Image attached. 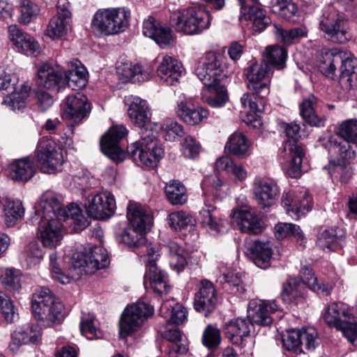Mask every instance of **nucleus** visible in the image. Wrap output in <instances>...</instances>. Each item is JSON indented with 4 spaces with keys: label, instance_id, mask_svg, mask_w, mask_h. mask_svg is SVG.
<instances>
[{
    "label": "nucleus",
    "instance_id": "2eb2a0df",
    "mask_svg": "<svg viewBox=\"0 0 357 357\" xmlns=\"http://www.w3.org/2000/svg\"><path fill=\"white\" fill-rule=\"evenodd\" d=\"M281 202L287 214L294 220H298L312 208V198L305 191L284 192Z\"/></svg>",
    "mask_w": 357,
    "mask_h": 357
},
{
    "label": "nucleus",
    "instance_id": "864d4df0",
    "mask_svg": "<svg viewBox=\"0 0 357 357\" xmlns=\"http://www.w3.org/2000/svg\"><path fill=\"white\" fill-rule=\"evenodd\" d=\"M243 20L251 21L254 32L261 33L271 23V18L260 7L243 17Z\"/></svg>",
    "mask_w": 357,
    "mask_h": 357
},
{
    "label": "nucleus",
    "instance_id": "6ab92c4d",
    "mask_svg": "<svg viewBox=\"0 0 357 357\" xmlns=\"http://www.w3.org/2000/svg\"><path fill=\"white\" fill-rule=\"evenodd\" d=\"M217 301L216 291L213 284L208 280L201 281L193 302L196 311L203 312L206 317L214 310Z\"/></svg>",
    "mask_w": 357,
    "mask_h": 357
},
{
    "label": "nucleus",
    "instance_id": "7c9ffc66",
    "mask_svg": "<svg viewBox=\"0 0 357 357\" xmlns=\"http://www.w3.org/2000/svg\"><path fill=\"white\" fill-rule=\"evenodd\" d=\"M245 254L261 268L271 266L273 259V250L268 243L255 241L248 243Z\"/></svg>",
    "mask_w": 357,
    "mask_h": 357
},
{
    "label": "nucleus",
    "instance_id": "052dcab7",
    "mask_svg": "<svg viewBox=\"0 0 357 357\" xmlns=\"http://www.w3.org/2000/svg\"><path fill=\"white\" fill-rule=\"evenodd\" d=\"M69 21L55 16L53 17L46 29L47 36L53 39L62 37L66 33V26Z\"/></svg>",
    "mask_w": 357,
    "mask_h": 357
},
{
    "label": "nucleus",
    "instance_id": "6e6d98bb",
    "mask_svg": "<svg viewBox=\"0 0 357 357\" xmlns=\"http://www.w3.org/2000/svg\"><path fill=\"white\" fill-rule=\"evenodd\" d=\"M222 341L220 330L214 325L208 324L204 328L202 337L203 345L208 350H216Z\"/></svg>",
    "mask_w": 357,
    "mask_h": 357
},
{
    "label": "nucleus",
    "instance_id": "9d476101",
    "mask_svg": "<svg viewBox=\"0 0 357 357\" xmlns=\"http://www.w3.org/2000/svg\"><path fill=\"white\" fill-rule=\"evenodd\" d=\"M222 59L223 56L215 52H208L199 59L195 73L205 86L215 87L225 77Z\"/></svg>",
    "mask_w": 357,
    "mask_h": 357
},
{
    "label": "nucleus",
    "instance_id": "20e7f679",
    "mask_svg": "<svg viewBox=\"0 0 357 357\" xmlns=\"http://www.w3.org/2000/svg\"><path fill=\"white\" fill-rule=\"evenodd\" d=\"M31 307L35 318L44 326L59 324L64 319L63 305L48 288L40 287L36 291Z\"/></svg>",
    "mask_w": 357,
    "mask_h": 357
},
{
    "label": "nucleus",
    "instance_id": "7ed1b4c3",
    "mask_svg": "<svg viewBox=\"0 0 357 357\" xmlns=\"http://www.w3.org/2000/svg\"><path fill=\"white\" fill-rule=\"evenodd\" d=\"M56 261V254H50V268L52 278L63 284H69L72 280H78L84 274H92L109 264L107 251L101 246H94L84 252H75L67 274L61 271Z\"/></svg>",
    "mask_w": 357,
    "mask_h": 357
},
{
    "label": "nucleus",
    "instance_id": "13d9d810",
    "mask_svg": "<svg viewBox=\"0 0 357 357\" xmlns=\"http://www.w3.org/2000/svg\"><path fill=\"white\" fill-rule=\"evenodd\" d=\"M160 129L167 141H174L176 137H182L184 135L183 126L172 119H165Z\"/></svg>",
    "mask_w": 357,
    "mask_h": 357
},
{
    "label": "nucleus",
    "instance_id": "774afa93",
    "mask_svg": "<svg viewBox=\"0 0 357 357\" xmlns=\"http://www.w3.org/2000/svg\"><path fill=\"white\" fill-rule=\"evenodd\" d=\"M317 245L325 252H333L335 245V230L326 229L317 236Z\"/></svg>",
    "mask_w": 357,
    "mask_h": 357
},
{
    "label": "nucleus",
    "instance_id": "b1692460",
    "mask_svg": "<svg viewBox=\"0 0 357 357\" xmlns=\"http://www.w3.org/2000/svg\"><path fill=\"white\" fill-rule=\"evenodd\" d=\"M144 280V286L147 287L149 285L159 296L167 294L170 289L168 275L158 267L153 260L146 265Z\"/></svg>",
    "mask_w": 357,
    "mask_h": 357
},
{
    "label": "nucleus",
    "instance_id": "e2e57ef3",
    "mask_svg": "<svg viewBox=\"0 0 357 357\" xmlns=\"http://www.w3.org/2000/svg\"><path fill=\"white\" fill-rule=\"evenodd\" d=\"M0 314L8 323H12L17 318L10 298L3 292H0Z\"/></svg>",
    "mask_w": 357,
    "mask_h": 357
},
{
    "label": "nucleus",
    "instance_id": "49530a36",
    "mask_svg": "<svg viewBox=\"0 0 357 357\" xmlns=\"http://www.w3.org/2000/svg\"><path fill=\"white\" fill-rule=\"evenodd\" d=\"M300 277L302 282L306 284L308 287L313 291L318 294H323L325 296L330 294L332 287L328 288L327 285H321L317 282V278L314 276V274L312 268L307 266H305L301 268L300 271Z\"/></svg>",
    "mask_w": 357,
    "mask_h": 357
},
{
    "label": "nucleus",
    "instance_id": "5701e85b",
    "mask_svg": "<svg viewBox=\"0 0 357 357\" xmlns=\"http://www.w3.org/2000/svg\"><path fill=\"white\" fill-rule=\"evenodd\" d=\"M337 59H340L342 63L340 67L339 84L344 90L348 91L351 88L352 77L355 75V69L357 68V59L345 48L336 47Z\"/></svg>",
    "mask_w": 357,
    "mask_h": 357
},
{
    "label": "nucleus",
    "instance_id": "2f4dec72",
    "mask_svg": "<svg viewBox=\"0 0 357 357\" xmlns=\"http://www.w3.org/2000/svg\"><path fill=\"white\" fill-rule=\"evenodd\" d=\"M127 217L132 229L138 232H144L150 227L152 217L139 203L129 202L127 206Z\"/></svg>",
    "mask_w": 357,
    "mask_h": 357
},
{
    "label": "nucleus",
    "instance_id": "4d7b16f0",
    "mask_svg": "<svg viewBox=\"0 0 357 357\" xmlns=\"http://www.w3.org/2000/svg\"><path fill=\"white\" fill-rule=\"evenodd\" d=\"M168 222L169 226L174 229L182 230L189 226H194L195 220L190 214L181 211L169 214Z\"/></svg>",
    "mask_w": 357,
    "mask_h": 357
},
{
    "label": "nucleus",
    "instance_id": "f257e3e1",
    "mask_svg": "<svg viewBox=\"0 0 357 357\" xmlns=\"http://www.w3.org/2000/svg\"><path fill=\"white\" fill-rule=\"evenodd\" d=\"M36 215L41 218L38 227L41 242L50 248H54L61 243L64 227L62 222L70 221L79 230L88 225L87 220L77 204L62 207L57 195L52 191H47L41 196Z\"/></svg>",
    "mask_w": 357,
    "mask_h": 357
},
{
    "label": "nucleus",
    "instance_id": "37998d69",
    "mask_svg": "<svg viewBox=\"0 0 357 357\" xmlns=\"http://www.w3.org/2000/svg\"><path fill=\"white\" fill-rule=\"evenodd\" d=\"M316 100L313 95H310L307 98H305L300 105L301 115L305 123L312 126L321 127L324 126V121L315 114L314 105Z\"/></svg>",
    "mask_w": 357,
    "mask_h": 357
},
{
    "label": "nucleus",
    "instance_id": "412c9836",
    "mask_svg": "<svg viewBox=\"0 0 357 357\" xmlns=\"http://www.w3.org/2000/svg\"><path fill=\"white\" fill-rule=\"evenodd\" d=\"M37 84L47 89H55L65 86L63 71L59 66L48 63L41 64L38 68Z\"/></svg>",
    "mask_w": 357,
    "mask_h": 357
},
{
    "label": "nucleus",
    "instance_id": "ddd939ff",
    "mask_svg": "<svg viewBox=\"0 0 357 357\" xmlns=\"http://www.w3.org/2000/svg\"><path fill=\"white\" fill-rule=\"evenodd\" d=\"M85 207L89 216L95 219L105 220L114 213L116 202L112 193L102 192L89 195Z\"/></svg>",
    "mask_w": 357,
    "mask_h": 357
},
{
    "label": "nucleus",
    "instance_id": "4c0bfd02",
    "mask_svg": "<svg viewBox=\"0 0 357 357\" xmlns=\"http://www.w3.org/2000/svg\"><path fill=\"white\" fill-rule=\"evenodd\" d=\"M117 70L120 79L126 82H143L148 80L150 76L149 73L140 65L125 63L122 67H118Z\"/></svg>",
    "mask_w": 357,
    "mask_h": 357
},
{
    "label": "nucleus",
    "instance_id": "1a4fd4ad",
    "mask_svg": "<svg viewBox=\"0 0 357 357\" xmlns=\"http://www.w3.org/2000/svg\"><path fill=\"white\" fill-rule=\"evenodd\" d=\"M35 158L37 167L45 174H55L61 171L64 162L63 154L57 149L56 144L45 137L38 141Z\"/></svg>",
    "mask_w": 357,
    "mask_h": 357
},
{
    "label": "nucleus",
    "instance_id": "79ce46f5",
    "mask_svg": "<svg viewBox=\"0 0 357 357\" xmlns=\"http://www.w3.org/2000/svg\"><path fill=\"white\" fill-rule=\"evenodd\" d=\"M170 259L169 265L178 273L181 272L187 265L186 253L184 250L175 241H169L165 245Z\"/></svg>",
    "mask_w": 357,
    "mask_h": 357
},
{
    "label": "nucleus",
    "instance_id": "4468645a",
    "mask_svg": "<svg viewBox=\"0 0 357 357\" xmlns=\"http://www.w3.org/2000/svg\"><path fill=\"white\" fill-rule=\"evenodd\" d=\"M280 310V307L275 300L264 301L252 299L248 307V318L252 324L266 326L272 324L273 314Z\"/></svg>",
    "mask_w": 357,
    "mask_h": 357
},
{
    "label": "nucleus",
    "instance_id": "f704fd0d",
    "mask_svg": "<svg viewBox=\"0 0 357 357\" xmlns=\"http://www.w3.org/2000/svg\"><path fill=\"white\" fill-rule=\"evenodd\" d=\"M128 114L132 122L138 126L139 131L143 128L152 129L150 124L151 113L146 100L138 97L134 98Z\"/></svg>",
    "mask_w": 357,
    "mask_h": 357
},
{
    "label": "nucleus",
    "instance_id": "39448f33",
    "mask_svg": "<svg viewBox=\"0 0 357 357\" xmlns=\"http://www.w3.org/2000/svg\"><path fill=\"white\" fill-rule=\"evenodd\" d=\"M139 139L128 146L127 151L139 165L155 167L164 155V150L157 140V133L152 129L139 131Z\"/></svg>",
    "mask_w": 357,
    "mask_h": 357
},
{
    "label": "nucleus",
    "instance_id": "f8f14e48",
    "mask_svg": "<svg viewBox=\"0 0 357 357\" xmlns=\"http://www.w3.org/2000/svg\"><path fill=\"white\" fill-rule=\"evenodd\" d=\"M283 348L298 354L307 351H313L319 344L318 333L314 328L304 330L291 329L282 335Z\"/></svg>",
    "mask_w": 357,
    "mask_h": 357
},
{
    "label": "nucleus",
    "instance_id": "bf43d9fd",
    "mask_svg": "<svg viewBox=\"0 0 357 357\" xmlns=\"http://www.w3.org/2000/svg\"><path fill=\"white\" fill-rule=\"evenodd\" d=\"M338 135L347 142L357 145V119L344 121L339 126Z\"/></svg>",
    "mask_w": 357,
    "mask_h": 357
},
{
    "label": "nucleus",
    "instance_id": "c85d7f7f",
    "mask_svg": "<svg viewBox=\"0 0 357 357\" xmlns=\"http://www.w3.org/2000/svg\"><path fill=\"white\" fill-rule=\"evenodd\" d=\"M254 195L257 204L261 208H269L278 199V186L273 181L258 179L255 183Z\"/></svg>",
    "mask_w": 357,
    "mask_h": 357
},
{
    "label": "nucleus",
    "instance_id": "a211bd4d",
    "mask_svg": "<svg viewBox=\"0 0 357 357\" xmlns=\"http://www.w3.org/2000/svg\"><path fill=\"white\" fill-rule=\"evenodd\" d=\"M177 116L189 125H197L208 116L207 109L202 107H195L190 98L181 94L176 100L175 108Z\"/></svg>",
    "mask_w": 357,
    "mask_h": 357
},
{
    "label": "nucleus",
    "instance_id": "5fc2aeb1",
    "mask_svg": "<svg viewBox=\"0 0 357 357\" xmlns=\"http://www.w3.org/2000/svg\"><path fill=\"white\" fill-rule=\"evenodd\" d=\"M1 283L8 289L18 291L21 287V272L19 270L8 268H0Z\"/></svg>",
    "mask_w": 357,
    "mask_h": 357
},
{
    "label": "nucleus",
    "instance_id": "69168bd1",
    "mask_svg": "<svg viewBox=\"0 0 357 357\" xmlns=\"http://www.w3.org/2000/svg\"><path fill=\"white\" fill-rule=\"evenodd\" d=\"M273 7L284 18L290 19L298 13V6L292 0H273Z\"/></svg>",
    "mask_w": 357,
    "mask_h": 357
},
{
    "label": "nucleus",
    "instance_id": "dca6fc26",
    "mask_svg": "<svg viewBox=\"0 0 357 357\" xmlns=\"http://www.w3.org/2000/svg\"><path fill=\"white\" fill-rule=\"evenodd\" d=\"M126 134L127 129L123 126L112 127L100 140L102 152L114 161H123L124 153L119 146V142Z\"/></svg>",
    "mask_w": 357,
    "mask_h": 357
},
{
    "label": "nucleus",
    "instance_id": "0eeeda50",
    "mask_svg": "<svg viewBox=\"0 0 357 357\" xmlns=\"http://www.w3.org/2000/svg\"><path fill=\"white\" fill-rule=\"evenodd\" d=\"M130 16L125 8L100 9L93 15L91 26L94 31L105 36L117 34L128 27Z\"/></svg>",
    "mask_w": 357,
    "mask_h": 357
},
{
    "label": "nucleus",
    "instance_id": "f03ea898",
    "mask_svg": "<svg viewBox=\"0 0 357 357\" xmlns=\"http://www.w3.org/2000/svg\"><path fill=\"white\" fill-rule=\"evenodd\" d=\"M273 71L266 63L254 61L245 70L247 87L251 93H245L241 98L242 107L248 109L249 114L245 121L255 128L261 125L257 117L264 109V102L259 103L257 98H265L270 93Z\"/></svg>",
    "mask_w": 357,
    "mask_h": 357
},
{
    "label": "nucleus",
    "instance_id": "c756f323",
    "mask_svg": "<svg viewBox=\"0 0 357 357\" xmlns=\"http://www.w3.org/2000/svg\"><path fill=\"white\" fill-rule=\"evenodd\" d=\"M252 324L243 318L231 319L225 324L223 331L225 336L235 345H245V338L250 335Z\"/></svg>",
    "mask_w": 357,
    "mask_h": 357
},
{
    "label": "nucleus",
    "instance_id": "9b49d317",
    "mask_svg": "<svg viewBox=\"0 0 357 357\" xmlns=\"http://www.w3.org/2000/svg\"><path fill=\"white\" fill-rule=\"evenodd\" d=\"M153 307L145 302H137L123 311L119 321V336L126 338L137 332L153 314Z\"/></svg>",
    "mask_w": 357,
    "mask_h": 357
},
{
    "label": "nucleus",
    "instance_id": "58836bf2",
    "mask_svg": "<svg viewBox=\"0 0 357 357\" xmlns=\"http://www.w3.org/2000/svg\"><path fill=\"white\" fill-rule=\"evenodd\" d=\"M263 58V63L281 70L286 67L287 51L284 47L278 45H270L266 47Z\"/></svg>",
    "mask_w": 357,
    "mask_h": 357
},
{
    "label": "nucleus",
    "instance_id": "f3484780",
    "mask_svg": "<svg viewBox=\"0 0 357 357\" xmlns=\"http://www.w3.org/2000/svg\"><path fill=\"white\" fill-rule=\"evenodd\" d=\"M336 330L340 331L347 341L357 348V317L343 303H336Z\"/></svg>",
    "mask_w": 357,
    "mask_h": 357
},
{
    "label": "nucleus",
    "instance_id": "e433bc0d",
    "mask_svg": "<svg viewBox=\"0 0 357 357\" xmlns=\"http://www.w3.org/2000/svg\"><path fill=\"white\" fill-rule=\"evenodd\" d=\"M273 32L276 40L287 46L307 36V29L305 26L284 29L280 25L275 24Z\"/></svg>",
    "mask_w": 357,
    "mask_h": 357
},
{
    "label": "nucleus",
    "instance_id": "3c124183",
    "mask_svg": "<svg viewBox=\"0 0 357 357\" xmlns=\"http://www.w3.org/2000/svg\"><path fill=\"white\" fill-rule=\"evenodd\" d=\"M248 143L245 136L241 132H234L225 144V149L230 153L241 156L245 154L248 149Z\"/></svg>",
    "mask_w": 357,
    "mask_h": 357
},
{
    "label": "nucleus",
    "instance_id": "338daca9",
    "mask_svg": "<svg viewBox=\"0 0 357 357\" xmlns=\"http://www.w3.org/2000/svg\"><path fill=\"white\" fill-rule=\"evenodd\" d=\"M211 91L215 92V96L206 99L207 103L212 107H222L228 100L227 90L222 84L215 87H207Z\"/></svg>",
    "mask_w": 357,
    "mask_h": 357
},
{
    "label": "nucleus",
    "instance_id": "a19ab883",
    "mask_svg": "<svg viewBox=\"0 0 357 357\" xmlns=\"http://www.w3.org/2000/svg\"><path fill=\"white\" fill-rule=\"evenodd\" d=\"M165 194L168 201L172 205H183L188 200L187 190L185 185L178 180H172L165 185Z\"/></svg>",
    "mask_w": 357,
    "mask_h": 357
},
{
    "label": "nucleus",
    "instance_id": "de8ad7c7",
    "mask_svg": "<svg viewBox=\"0 0 357 357\" xmlns=\"http://www.w3.org/2000/svg\"><path fill=\"white\" fill-rule=\"evenodd\" d=\"M19 22L23 24H29L35 21L40 14L39 6L31 0H20Z\"/></svg>",
    "mask_w": 357,
    "mask_h": 357
},
{
    "label": "nucleus",
    "instance_id": "473e14b6",
    "mask_svg": "<svg viewBox=\"0 0 357 357\" xmlns=\"http://www.w3.org/2000/svg\"><path fill=\"white\" fill-rule=\"evenodd\" d=\"M231 216L242 232L257 234L262 231L260 218L247 209H236Z\"/></svg>",
    "mask_w": 357,
    "mask_h": 357
},
{
    "label": "nucleus",
    "instance_id": "aec40b11",
    "mask_svg": "<svg viewBox=\"0 0 357 357\" xmlns=\"http://www.w3.org/2000/svg\"><path fill=\"white\" fill-rule=\"evenodd\" d=\"M91 104L87 97L81 93L69 95L66 100L64 115L78 123L91 112Z\"/></svg>",
    "mask_w": 357,
    "mask_h": 357
},
{
    "label": "nucleus",
    "instance_id": "09e8293b",
    "mask_svg": "<svg viewBox=\"0 0 357 357\" xmlns=\"http://www.w3.org/2000/svg\"><path fill=\"white\" fill-rule=\"evenodd\" d=\"M319 29L324 37L330 40L335 36V9L329 5L324 10L319 22Z\"/></svg>",
    "mask_w": 357,
    "mask_h": 357
},
{
    "label": "nucleus",
    "instance_id": "423d86ee",
    "mask_svg": "<svg viewBox=\"0 0 357 357\" xmlns=\"http://www.w3.org/2000/svg\"><path fill=\"white\" fill-rule=\"evenodd\" d=\"M210 13L201 6H193L174 12L171 24L175 30L185 35L200 34L211 25Z\"/></svg>",
    "mask_w": 357,
    "mask_h": 357
},
{
    "label": "nucleus",
    "instance_id": "72a5a7b5",
    "mask_svg": "<svg viewBox=\"0 0 357 357\" xmlns=\"http://www.w3.org/2000/svg\"><path fill=\"white\" fill-rule=\"evenodd\" d=\"M199 220L202 225L213 234L223 232V221L219 218L217 208L211 201H204V206L199 211Z\"/></svg>",
    "mask_w": 357,
    "mask_h": 357
},
{
    "label": "nucleus",
    "instance_id": "cd10ccee",
    "mask_svg": "<svg viewBox=\"0 0 357 357\" xmlns=\"http://www.w3.org/2000/svg\"><path fill=\"white\" fill-rule=\"evenodd\" d=\"M143 34L155 41L161 47L170 44L173 40L170 28L162 25L154 17L149 16L144 21Z\"/></svg>",
    "mask_w": 357,
    "mask_h": 357
},
{
    "label": "nucleus",
    "instance_id": "bb28decb",
    "mask_svg": "<svg viewBox=\"0 0 357 357\" xmlns=\"http://www.w3.org/2000/svg\"><path fill=\"white\" fill-rule=\"evenodd\" d=\"M143 34L155 41L161 47L170 44L173 40L170 28L162 25L154 17L149 16L144 21Z\"/></svg>",
    "mask_w": 357,
    "mask_h": 357
},
{
    "label": "nucleus",
    "instance_id": "393cba45",
    "mask_svg": "<svg viewBox=\"0 0 357 357\" xmlns=\"http://www.w3.org/2000/svg\"><path fill=\"white\" fill-rule=\"evenodd\" d=\"M183 73L182 63L175 58L165 55L157 68V75L167 86L178 82Z\"/></svg>",
    "mask_w": 357,
    "mask_h": 357
},
{
    "label": "nucleus",
    "instance_id": "0e129e2a",
    "mask_svg": "<svg viewBox=\"0 0 357 357\" xmlns=\"http://www.w3.org/2000/svg\"><path fill=\"white\" fill-rule=\"evenodd\" d=\"M121 241L130 247H140L145 244V233L135 229L125 230L121 235Z\"/></svg>",
    "mask_w": 357,
    "mask_h": 357
},
{
    "label": "nucleus",
    "instance_id": "680f3d73",
    "mask_svg": "<svg viewBox=\"0 0 357 357\" xmlns=\"http://www.w3.org/2000/svg\"><path fill=\"white\" fill-rule=\"evenodd\" d=\"M94 316L88 314L82 317L80 322V331L83 335L89 340L101 338L102 333L94 326Z\"/></svg>",
    "mask_w": 357,
    "mask_h": 357
},
{
    "label": "nucleus",
    "instance_id": "ea45409f",
    "mask_svg": "<svg viewBox=\"0 0 357 357\" xmlns=\"http://www.w3.org/2000/svg\"><path fill=\"white\" fill-rule=\"evenodd\" d=\"M217 282L222 284L223 289L229 294L239 296L245 291L241 275L239 273H223L218 277Z\"/></svg>",
    "mask_w": 357,
    "mask_h": 357
},
{
    "label": "nucleus",
    "instance_id": "c9c22d12",
    "mask_svg": "<svg viewBox=\"0 0 357 357\" xmlns=\"http://www.w3.org/2000/svg\"><path fill=\"white\" fill-rule=\"evenodd\" d=\"M10 178L15 181L26 183L36 173V167L29 157L15 160L9 166Z\"/></svg>",
    "mask_w": 357,
    "mask_h": 357
},
{
    "label": "nucleus",
    "instance_id": "8fccbe9b",
    "mask_svg": "<svg viewBox=\"0 0 357 357\" xmlns=\"http://www.w3.org/2000/svg\"><path fill=\"white\" fill-rule=\"evenodd\" d=\"M30 89L31 88L29 86L22 84L19 91H15L6 96L3 103L10 107L14 111H19L24 108Z\"/></svg>",
    "mask_w": 357,
    "mask_h": 357
},
{
    "label": "nucleus",
    "instance_id": "4be33fe9",
    "mask_svg": "<svg viewBox=\"0 0 357 357\" xmlns=\"http://www.w3.org/2000/svg\"><path fill=\"white\" fill-rule=\"evenodd\" d=\"M160 331L162 336L169 342L167 351L169 357H179L188 351L187 340L176 325L167 323Z\"/></svg>",
    "mask_w": 357,
    "mask_h": 357
},
{
    "label": "nucleus",
    "instance_id": "6e6552de",
    "mask_svg": "<svg viewBox=\"0 0 357 357\" xmlns=\"http://www.w3.org/2000/svg\"><path fill=\"white\" fill-rule=\"evenodd\" d=\"M280 128L287 138L283 144V149L280 155L285 158L283 153H287L291 157V162L287 171V174L291 178H298L301 176V164L305 155L303 147L298 143V140L301 137V128L299 125L293 123H282L280 124Z\"/></svg>",
    "mask_w": 357,
    "mask_h": 357
},
{
    "label": "nucleus",
    "instance_id": "c03bdc74",
    "mask_svg": "<svg viewBox=\"0 0 357 357\" xmlns=\"http://www.w3.org/2000/svg\"><path fill=\"white\" fill-rule=\"evenodd\" d=\"M63 78L65 85L67 84L72 90H79L84 88L87 82L86 69L83 66H75L63 72Z\"/></svg>",
    "mask_w": 357,
    "mask_h": 357
},
{
    "label": "nucleus",
    "instance_id": "a878e982",
    "mask_svg": "<svg viewBox=\"0 0 357 357\" xmlns=\"http://www.w3.org/2000/svg\"><path fill=\"white\" fill-rule=\"evenodd\" d=\"M8 38L15 47L20 52L26 55H33L39 52L38 43L15 24L8 26Z\"/></svg>",
    "mask_w": 357,
    "mask_h": 357
},
{
    "label": "nucleus",
    "instance_id": "603ef678",
    "mask_svg": "<svg viewBox=\"0 0 357 357\" xmlns=\"http://www.w3.org/2000/svg\"><path fill=\"white\" fill-rule=\"evenodd\" d=\"M335 51L333 49H323L318 61V68L321 74L332 79L335 76Z\"/></svg>",
    "mask_w": 357,
    "mask_h": 357
},
{
    "label": "nucleus",
    "instance_id": "a18cd8bd",
    "mask_svg": "<svg viewBox=\"0 0 357 357\" xmlns=\"http://www.w3.org/2000/svg\"><path fill=\"white\" fill-rule=\"evenodd\" d=\"M5 222L8 227H13L22 218L24 208L18 200H6L3 206Z\"/></svg>",
    "mask_w": 357,
    "mask_h": 357
}]
</instances>
